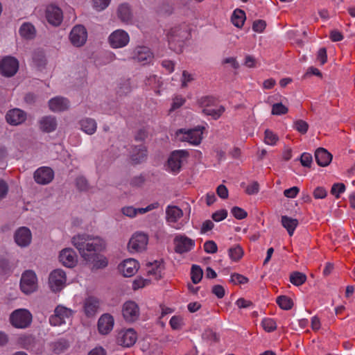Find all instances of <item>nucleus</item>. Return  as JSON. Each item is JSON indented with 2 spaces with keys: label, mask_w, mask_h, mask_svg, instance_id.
<instances>
[{
  "label": "nucleus",
  "mask_w": 355,
  "mask_h": 355,
  "mask_svg": "<svg viewBox=\"0 0 355 355\" xmlns=\"http://www.w3.org/2000/svg\"><path fill=\"white\" fill-rule=\"evenodd\" d=\"M73 245L78 250L84 260H89L92 255L103 251L106 248L105 241L98 236L78 234L71 239Z\"/></svg>",
  "instance_id": "1"
},
{
  "label": "nucleus",
  "mask_w": 355,
  "mask_h": 355,
  "mask_svg": "<svg viewBox=\"0 0 355 355\" xmlns=\"http://www.w3.org/2000/svg\"><path fill=\"white\" fill-rule=\"evenodd\" d=\"M166 37L169 48L177 53H180L182 50L185 40L189 37V33L184 29L175 27L168 31Z\"/></svg>",
  "instance_id": "2"
},
{
  "label": "nucleus",
  "mask_w": 355,
  "mask_h": 355,
  "mask_svg": "<svg viewBox=\"0 0 355 355\" xmlns=\"http://www.w3.org/2000/svg\"><path fill=\"white\" fill-rule=\"evenodd\" d=\"M204 126H197L192 129H179L176 132L177 139L187 141L193 146L199 145L202 139Z\"/></svg>",
  "instance_id": "3"
},
{
  "label": "nucleus",
  "mask_w": 355,
  "mask_h": 355,
  "mask_svg": "<svg viewBox=\"0 0 355 355\" xmlns=\"http://www.w3.org/2000/svg\"><path fill=\"white\" fill-rule=\"evenodd\" d=\"M148 241V236L146 233L136 232L132 234L127 243V250L131 254L141 253L146 250Z\"/></svg>",
  "instance_id": "4"
},
{
  "label": "nucleus",
  "mask_w": 355,
  "mask_h": 355,
  "mask_svg": "<svg viewBox=\"0 0 355 355\" xmlns=\"http://www.w3.org/2000/svg\"><path fill=\"white\" fill-rule=\"evenodd\" d=\"M33 320L31 313L26 309H17L13 311L10 316V323L15 328L26 329L29 327Z\"/></svg>",
  "instance_id": "5"
},
{
  "label": "nucleus",
  "mask_w": 355,
  "mask_h": 355,
  "mask_svg": "<svg viewBox=\"0 0 355 355\" xmlns=\"http://www.w3.org/2000/svg\"><path fill=\"white\" fill-rule=\"evenodd\" d=\"M19 288L25 295H31L37 291L38 279L33 270H26L22 272L19 282Z\"/></svg>",
  "instance_id": "6"
},
{
  "label": "nucleus",
  "mask_w": 355,
  "mask_h": 355,
  "mask_svg": "<svg viewBox=\"0 0 355 355\" xmlns=\"http://www.w3.org/2000/svg\"><path fill=\"white\" fill-rule=\"evenodd\" d=\"M188 156V152L185 150H174L168 159L166 170L175 174L179 173L182 166L187 162Z\"/></svg>",
  "instance_id": "7"
},
{
  "label": "nucleus",
  "mask_w": 355,
  "mask_h": 355,
  "mask_svg": "<svg viewBox=\"0 0 355 355\" xmlns=\"http://www.w3.org/2000/svg\"><path fill=\"white\" fill-rule=\"evenodd\" d=\"M73 311L64 306L58 305L54 310L53 314L49 317V323L52 326L59 327L70 320Z\"/></svg>",
  "instance_id": "8"
},
{
  "label": "nucleus",
  "mask_w": 355,
  "mask_h": 355,
  "mask_svg": "<svg viewBox=\"0 0 355 355\" xmlns=\"http://www.w3.org/2000/svg\"><path fill=\"white\" fill-rule=\"evenodd\" d=\"M67 274L62 269H55L49 276V286L54 293L62 290L67 285Z\"/></svg>",
  "instance_id": "9"
},
{
  "label": "nucleus",
  "mask_w": 355,
  "mask_h": 355,
  "mask_svg": "<svg viewBox=\"0 0 355 355\" xmlns=\"http://www.w3.org/2000/svg\"><path fill=\"white\" fill-rule=\"evenodd\" d=\"M108 42L113 49L123 48L130 42V35L126 31L117 29L110 35Z\"/></svg>",
  "instance_id": "10"
},
{
  "label": "nucleus",
  "mask_w": 355,
  "mask_h": 355,
  "mask_svg": "<svg viewBox=\"0 0 355 355\" xmlns=\"http://www.w3.org/2000/svg\"><path fill=\"white\" fill-rule=\"evenodd\" d=\"M19 62L12 56L4 57L0 61V72L6 77H11L14 76L18 71Z\"/></svg>",
  "instance_id": "11"
},
{
  "label": "nucleus",
  "mask_w": 355,
  "mask_h": 355,
  "mask_svg": "<svg viewBox=\"0 0 355 355\" xmlns=\"http://www.w3.org/2000/svg\"><path fill=\"white\" fill-rule=\"evenodd\" d=\"M122 315L126 322H135L140 315L139 307L136 302L130 300L127 301L122 306Z\"/></svg>",
  "instance_id": "12"
},
{
  "label": "nucleus",
  "mask_w": 355,
  "mask_h": 355,
  "mask_svg": "<svg viewBox=\"0 0 355 355\" xmlns=\"http://www.w3.org/2000/svg\"><path fill=\"white\" fill-rule=\"evenodd\" d=\"M139 267L140 265L137 260L133 258H128L119 263L118 269L123 276L130 277L137 273Z\"/></svg>",
  "instance_id": "13"
},
{
  "label": "nucleus",
  "mask_w": 355,
  "mask_h": 355,
  "mask_svg": "<svg viewBox=\"0 0 355 355\" xmlns=\"http://www.w3.org/2000/svg\"><path fill=\"white\" fill-rule=\"evenodd\" d=\"M135 62L143 65L150 63L153 59V53L146 46H137L132 51L130 57Z\"/></svg>",
  "instance_id": "14"
},
{
  "label": "nucleus",
  "mask_w": 355,
  "mask_h": 355,
  "mask_svg": "<svg viewBox=\"0 0 355 355\" xmlns=\"http://www.w3.org/2000/svg\"><path fill=\"white\" fill-rule=\"evenodd\" d=\"M45 17L50 24L54 26H58L62 21L63 13L58 6L51 4L46 8Z\"/></svg>",
  "instance_id": "15"
},
{
  "label": "nucleus",
  "mask_w": 355,
  "mask_h": 355,
  "mask_svg": "<svg viewBox=\"0 0 355 355\" xmlns=\"http://www.w3.org/2000/svg\"><path fill=\"white\" fill-rule=\"evenodd\" d=\"M137 340L136 331L132 329L121 330L117 335V343L123 347H130L132 346Z\"/></svg>",
  "instance_id": "16"
},
{
  "label": "nucleus",
  "mask_w": 355,
  "mask_h": 355,
  "mask_svg": "<svg viewBox=\"0 0 355 355\" xmlns=\"http://www.w3.org/2000/svg\"><path fill=\"white\" fill-rule=\"evenodd\" d=\"M87 39V32L83 26L77 25L70 32L69 40L75 46H82L86 42Z\"/></svg>",
  "instance_id": "17"
},
{
  "label": "nucleus",
  "mask_w": 355,
  "mask_h": 355,
  "mask_svg": "<svg viewBox=\"0 0 355 355\" xmlns=\"http://www.w3.org/2000/svg\"><path fill=\"white\" fill-rule=\"evenodd\" d=\"M59 261L67 268H73L78 263V255L71 248L62 249L58 256Z\"/></svg>",
  "instance_id": "18"
},
{
  "label": "nucleus",
  "mask_w": 355,
  "mask_h": 355,
  "mask_svg": "<svg viewBox=\"0 0 355 355\" xmlns=\"http://www.w3.org/2000/svg\"><path fill=\"white\" fill-rule=\"evenodd\" d=\"M175 250L177 253L183 254L191 250L195 241L185 235H177L174 239Z\"/></svg>",
  "instance_id": "19"
},
{
  "label": "nucleus",
  "mask_w": 355,
  "mask_h": 355,
  "mask_svg": "<svg viewBox=\"0 0 355 355\" xmlns=\"http://www.w3.org/2000/svg\"><path fill=\"white\" fill-rule=\"evenodd\" d=\"M14 241L20 248L28 247L32 241V233L29 228L21 227L14 233Z\"/></svg>",
  "instance_id": "20"
},
{
  "label": "nucleus",
  "mask_w": 355,
  "mask_h": 355,
  "mask_svg": "<svg viewBox=\"0 0 355 355\" xmlns=\"http://www.w3.org/2000/svg\"><path fill=\"white\" fill-rule=\"evenodd\" d=\"M114 325V317L110 313H103L98 320V331L101 335H107L112 331Z\"/></svg>",
  "instance_id": "21"
},
{
  "label": "nucleus",
  "mask_w": 355,
  "mask_h": 355,
  "mask_svg": "<svg viewBox=\"0 0 355 355\" xmlns=\"http://www.w3.org/2000/svg\"><path fill=\"white\" fill-rule=\"evenodd\" d=\"M166 221L171 224L172 227L176 230H180L183 225L182 223H178L175 225L182 215L183 212L181 209L177 206L168 205L166 209Z\"/></svg>",
  "instance_id": "22"
},
{
  "label": "nucleus",
  "mask_w": 355,
  "mask_h": 355,
  "mask_svg": "<svg viewBox=\"0 0 355 355\" xmlns=\"http://www.w3.org/2000/svg\"><path fill=\"white\" fill-rule=\"evenodd\" d=\"M54 177L53 171L47 166L37 168L34 173V179L37 184H47L50 183Z\"/></svg>",
  "instance_id": "23"
},
{
  "label": "nucleus",
  "mask_w": 355,
  "mask_h": 355,
  "mask_svg": "<svg viewBox=\"0 0 355 355\" xmlns=\"http://www.w3.org/2000/svg\"><path fill=\"white\" fill-rule=\"evenodd\" d=\"M159 207L157 202H153L144 208H135L132 206H128L122 208V213L130 218H134L139 214H144L145 213L157 209Z\"/></svg>",
  "instance_id": "24"
},
{
  "label": "nucleus",
  "mask_w": 355,
  "mask_h": 355,
  "mask_svg": "<svg viewBox=\"0 0 355 355\" xmlns=\"http://www.w3.org/2000/svg\"><path fill=\"white\" fill-rule=\"evenodd\" d=\"M164 266L160 261H155L149 262L146 266V272L148 276V279L152 280H157L162 276Z\"/></svg>",
  "instance_id": "25"
},
{
  "label": "nucleus",
  "mask_w": 355,
  "mask_h": 355,
  "mask_svg": "<svg viewBox=\"0 0 355 355\" xmlns=\"http://www.w3.org/2000/svg\"><path fill=\"white\" fill-rule=\"evenodd\" d=\"M70 106L69 101L61 96H55L49 101V107L53 112H61L66 111Z\"/></svg>",
  "instance_id": "26"
},
{
  "label": "nucleus",
  "mask_w": 355,
  "mask_h": 355,
  "mask_svg": "<svg viewBox=\"0 0 355 355\" xmlns=\"http://www.w3.org/2000/svg\"><path fill=\"white\" fill-rule=\"evenodd\" d=\"M6 118L9 124L17 125L25 121L26 114L20 109L15 108L8 112Z\"/></svg>",
  "instance_id": "27"
},
{
  "label": "nucleus",
  "mask_w": 355,
  "mask_h": 355,
  "mask_svg": "<svg viewBox=\"0 0 355 355\" xmlns=\"http://www.w3.org/2000/svg\"><path fill=\"white\" fill-rule=\"evenodd\" d=\"M99 309V300L95 297H88L84 302V311L87 316L92 317Z\"/></svg>",
  "instance_id": "28"
},
{
  "label": "nucleus",
  "mask_w": 355,
  "mask_h": 355,
  "mask_svg": "<svg viewBox=\"0 0 355 355\" xmlns=\"http://www.w3.org/2000/svg\"><path fill=\"white\" fill-rule=\"evenodd\" d=\"M36 29L30 22H24L19 28V34L21 38L26 40H33L36 36Z\"/></svg>",
  "instance_id": "29"
},
{
  "label": "nucleus",
  "mask_w": 355,
  "mask_h": 355,
  "mask_svg": "<svg viewBox=\"0 0 355 355\" xmlns=\"http://www.w3.org/2000/svg\"><path fill=\"white\" fill-rule=\"evenodd\" d=\"M315 158L319 166H327L330 164L332 155L326 149L319 148L315 150Z\"/></svg>",
  "instance_id": "30"
},
{
  "label": "nucleus",
  "mask_w": 355,
  "mask_h": 355,
  "mask_svg": "<svg viewBox=\"0 0 355 355\" xmlns=\"http://www.w3.org/2000/svg\"><path fill=\"white\" fill-rule=\"evenodd\" d=\"M57 121L55 116H46L40 121V129L46 132H51L57 128Z\"/></svg>",
  "instance_id": "31"
},
{
  "label": "nucleus",
  "mask_w": 355,
  "mask_h": 355,
  "mask_svg": "<svg viewBox=\"0 0 355 355\" xmlns=\"http://www.w3.org/2000/svg\"><path fill=\"white\" fill-rule=\"evenodd\" d=\"M80 130L87 135H92L96 131L97 123L96 121L90 118H85L80 121Z\"/></svg>",
  "instance_id": "32"
},
{
  "label": "nucleus",
  "mask_w": 355,
  "mask_h": 355,
  "mask_svg": "<svg viewBox=\"0 0 355 355\" xmlns=\"http://www.w3.org/2000/svg\"><path fill=\"white\" fill-rule=\"evenodd\" d=\"M92 258L89 260H85L86 262L92 264L93 268L95 269H103L108 265V260L100 252L93 254Z\"/></svg>",
  "instance_id": "33"
},
{
  "label": "nucleus",
  "mask_w": 355,
  "mask_h": 355,
  "mask_svg": "<svg viewBox=\"0 0 355 355\" xmlns=\"http://www.w3.org/2000/svg\"><path fill=\"white\" fill-rule=\"evenodd\" d=\"M147 156L146 148L143 144L135 146L130 153V157L136 164L143 162Z\"/></svg>",
  "instance_id": "34"
},
{
  "label": "nucleus",
  "mask_w": 355,
  "mask_h": 355,
  "mask_svg": "<svg viewBox=\"0 0 355 355\" xmlns=\"http://www.w3.org/2000/svg\"><path fill=\"white\" fill-rule=\"evenodd\" d=\"M282 225L286 229L288 234L292 236L295 230L297 227L299 223L295 218L288 217L287 216H282L281 219Z\"/></svg>",
  "instance_id": "35"
},
{
  "label": "nucleus",
  "mask_w": 355,
  "mask_h": 355,
  "mask_svg": "<svg viewBox=\"0 0 355 355\" xmlns=\"http://www.w3.org/2000/svg\"><path fill=\"white\" fill-rule=\"evenodd\" d=\"M117 14L119 18L125 23H129L132 19L130 8L128 4H121L119 6Z\"/></svg>",
  "instance_id": "36"
},
{
  "label": "nucleus",
  "mask_w": 355,
  "mask_h": 355,
  "mask_svg": "<svg viewBox=\"0 0 355 355\" xmlns=\"http://www.w3.org/2000/svg\"><path fill=\"white\" fill-rule=\"evenodd\" d=\"M231 21L234 26L238 28H242L244 25V11L240 8L234 10Z\"/></svg>",
  "instance_id": "37"
},
{
  "label": "nucleus",
  "mask_w": 355,
  "mask_h": 355,
  "mask_svg": "<svg viewBox=\"0 0 355 355\" xmlns=\"http://www.w3.org/2000/svg\"><path fill=\"white\" fill-rule=\"evenodd\" d=\"M225 108L223 106L205 107L202 112L207 116H210L214 119H218L224 112Z\"/></svg>",
  "instance_id": "38"
},
{
  "label": "nucleus",
  "mask_w": 355,
  "mask_h": 355,
  "mask_svg": "<svg viewBox=\"0 0 355 355\" xmlns=\"http://www.w3.org/2000/svg\"><path fill=\"white\" fill-rule=\"evenodd\" d=\"M68 347L69 342L64 338L59 339L51 345L53 351L57 354L63 352Z\"/></svg>",
  "instance_id": "39"
},
{
  "label": "nucleus",
  "mask_w": 355,
  "mask_h": 355,
  "mask_svg": "<svg viewBox=\"0 0 355 355\" xmlns=\"http://www.w3.org/2000/svg\"><path fill=\"white\" fill-rule=\"evenodd\" d=\"M306 280L305 274L300 272H294L290 275V282L295 286L302 285Z\"/></svg>",
  "instance_id": "40"
},
{
  "label": "nucleus",
  "mask_w": 355,
  "mask_h": 355,
  "mask_svg": "<svg viewBox=\"0 0 355 355\" xmlns=\"http://www.w3.org/2000/svg\"><path fill=\"white\" fill-rule=\"evenodd\" d=\"M32 59L36 66L40 67L45 64L44 52L42 49H37L33 51Z\"/></svg>",
  "instance_id": "41"
},
{
  "label": "nucleus",
  "mask_w": 355,
  "mask_h": 355,
  "mask_svg": "<svg viewBox=\"0 0 355 355\" xmlns=\"http://www.w3.org/2000/svg\"><path fill=\"white\" fill-rule=\"evenodd\" d=\"M277 303L281 309L284 310H289L293 306L292 300L285 295L279 296L277 298Z\"/></svg>",
  "instance_id": "42"
},
{
  "label": "nucleus",
  "mask_w": 355,
  "mask_h": 355,
  "mask_svg": "<svg viewBox=\"0 0 355 355\" xmlns=\"http://www.w3.org/2000/svg\"><path fill=\"white\" fill-rule=\"evenodd\" d=\"M279 141L278 136L272 131L267 129L264 132V143L267 145L275 146Z\"/></svg>",
  "instance_id": "43"
},
{
  "label": "nucleus",
  "mask_w": 355,
  "mask_h": 355,
  "mask_svg": "<svg viewBox=\"0 0 355 355\" xmlns=\"http://www.w3.org/2000/svg\"><path fill=\"white\" fill-rule=\"evenodd\" d=\"M202 270L200 266L193 265L191 267V275L193 284H198L202 279Z\"/></svg>",
  "instance_id": "44"
},
{
  "label": "nucleus",
  "mask_w": 355,
  "mask_h": 355,
  "mask_svg": "<svg viewBox=\"0 0 355 355\" xmlns=\"http://www.w3.org/2000/svg\"><path fill=\"white\" fill-rule=\"evenodd\" d=\"M243 251L239 245H236L229 250V256L232 261H238L243 256Z\"/></svg>",
  "instance_id": "45"
},
{
  "label": "nucleus",
  "mask_w": 355,
  "mask_h": 355,
  "mask_svg": "<svg viewBox=\"0 0 355 355\" xmlns=\"http://www.w3.org/2000/svg\"><path fill=\"white\" fill-rule=\"evenodd\" d=\"M181 82V87H187L189 84L194 80V74L189 73L187 71H183L182 75L180 76Z\"/></svg>",
  "instance_id": "46"
},
{
  "label": "nucleus",
  "mask_w": 355,
  "mask_h": 355,
  "mask_svg": "<svg viewBox=\"0 0 355 355\" xmlns=\"http://www.w3.org/2000/svg\"><path fill=\"white\" fill-rule=\"evenodd\" d=\"M169 324L173 330H179L184 324V318L180 315H174L171 318Z\"/></svg>",
  "instance_id": "47"
},
{
  "label": "nucleus",
  "mask_w": 355,
  "mask_h": 355,
  "mask_svg": "<svg viewBox=\"0 0 355 355\" xmlns=\"http://www.w3.org/2000/svg\"><path fill=\"white\" fill-rule=\"evenodd\" d=\"M288 111V109L286 106L282 103H277L273 104L271 112L273 115H282L286 114Z\"/></svg>",
  "instance_id": "48"
},
{
  "label": "nucleus",
  "mask_w": 355,
  "mask_h": 355,
  "mask_svg": "<svg viewBox=\"0 0 355 355\" xmlns=\"http://www.w3.org/2000/svg\"><path fill=\"white\" fill-rule=\"evenodd\" d=\"M262 326L268 332L273 331L277 329L276 322L272 318L263 319L262 321Z\"/></svg>",
  "instance_id": "49"
},
{
  "label": "nucleus",
  "mask_w": 355,
  "mask_h": 355,
  "mask_svg": "<svg viewBox=\"0 0 355 355\" xmlns=\"http://www.w3.org/2000/svg\"><path fill=\"white\" fill-rule=\"evenodd\" d=\"M266 27V23L264 20L257 19L253 21L252 28L253 31L257 33H261L263 32Z\"/></svg>",
  "instance_id": "50"
},
{
  "label": "nucleus",
  "mask_w": 355,
  "mask_h": 355,
  "mask_svg": "<svg viewBox=\"0 0 355 355\" xmlns=\"http://www.w3.org/2000/svg\"><path fill=\"white\" fill-rule=\"evenodd\" d=\"M111 0H92L93 8L97 11L105 9L110 4Z\"/></svg>",
  "instance_id": "51"
},
{
  "label": "nucleus",
  "mask_w": 355,
  "mask_h": 355,
  "mask_svg": "<svg viewBox=\"0 0 355 355\" xmlns=\"http://www.w3.org/2000/svg\"><path fill=\"white\" fill-rule=\"evenodd\" d=\"M345 191V186L343 183H336L333 184L331 193L336 198H339L340 194L343 193Z\"/></svg>",
  "instance_id": "52"
},
{
  "label": "nucleus",
  "mask_w": 355,
  "mask_h": 355,
  "mask_svg": "<svg viewBox=\"0 0 355 355\" xmlns=\"http://www.w3.org/2000/svg\"><path fill=\"white\" fill-rule=\"evenodd\" d=\"M186 100L185 98L180 95H177L173 98V103L171 105V107L170 109V111L172 112L179 107H180L182 105H183L185 103Z\"/></svg>",
  "instance_id": "53"
},
{
  "label": "nucleus",
  "mask_w": 355,
  "mask_h": 355,
  "mask_svg": "<svg viewBox=\"0 0 355 355\" xmlns=\"http://www.w3.org/2000/svg\"><path fill=\"white\" fill-rule=\"evenodd\" d=\"M150 279H144L143 277H137L135 279L132 283V288L134 290H137L139 288H141L146 286H147L150 283Z\"/></svg>",
  "instance_id": "54"
},
{
  "label": "nucleus",
  "mask_w": 355,
  "mask_h": 355,
  "mask_svg": "<svg viewBox=\"0 0 355 355\" xmlns=\"http://www.w3.org/2000/svg\"><path fill=\"white\" fill-rule=\"evenodd\" d=\"M259 191V184L256 181H252L245 187V193L249 195L257 194Z\"/></svg>",
  "instance_id": "55"
},
{
  "label": "nucleus",
  "mask_w": 355,
  "mask_h": 355,
  "mask_svg": "<svg viewBox=\"0 0 355 355\" xmlns=\"http://www.w3.org/2000/svg\"><path fill=\"white\" fill-rule=\"evenodd\" d=\"M295 128L302 134H305L309 128L308 123L303 120H297L294 123Z\"/></svg>",
  "instance_id": "56"
},
{
  "label": "nucleus",
  "mask_w": 355,
  "mask_h": 355,
  "mask_svg": "<svg viewBox=\"0 0 355 355\" xmlns=\"http://www.w3.org/2000/svg\"><path fill=\"white\" fill-rule=\"evenodd\" d=\"M223 64L226 65L227 67L232 68L236 70L239 67V64L236 60L233 57L225 58L223 60Z\"/></svg>",
  "instance_id": "57"
},
{
  "label": "nucleus",
  "mask_w": 355,
  "mask_h": 355,
  "mask_svg": "<svg viewBox=\"0 0 355 355\" xmlns=\"http://www.w3.org/2000/svg\"><path fill=\"white\" fill-rule=\"evenodd\" d=\"M214 102V100L212 97L204 96V97H202L198 101V104L202 110L205 107H211L212 106Z\"/></svg>",
  "instance_id": "58"
},
{
  "label": "nucleus",
  "mask_w": 355,
  "mask_h": 355,
  "mask_svg": "<svg viewBox=\"0 0 355 355\" xmlns=\"http://www.w3.org/2000/svg\"><path fill=\"white\" fill-rule=\"evenodd\" d=\"M312 160H313V158H312L311 155L308 153H302L300 157V162H301L302 165L305 167L311 166Z\"/></svg>",
  "instance_id": "59"
},
{
  "label": "nucleus",
  "mask_w": 355,
  "mask_h": 355,
  "mask_svg": "<svg viewBox=\"0 0 355 355\" xmlns=\"http://www.w3.org/2000/svg\"><path fill=\"white\" fill-rule=\"evenodd\" d=\"M217 245L213 241H206L204 244V250L207 253H215L217 251Z\"/></svg>",
  "instance_id": "60"
},
{
  "label": "nucleus",
  "mask_w": 355,
  "mask_h": 355,
  "mask_svg": "<svg viewBox=\"0 0 355 355\" xmlns=\"http://www.w3.org/2000/svg\"><path fill=\"white\" fill-rule=\"evenodd\" d=\"M227 216V211L226 209H220L212 214V218L216 222H220L224 220Z\"/></svg>",
  "instance_id": "61"
},
{
  "label": "nucleus",
  "mask_w": 355,
  "mask_h": 355,
  "mask_svg": "<svg viewBox=\"0 0 355 355\" xmlns=\"http://www.w3.org/2000/svg\"><path fill=\"white\" fill-rule=\"evenodd\" d=\"M300 189L297 187H293L291 188L284 190V194L287 198H293L297 195Z\"/></svg>",
  "instance_id": "62"
},
{
  "label": "nucleus",
  "mask_w": 355,
  "mask_h": 355,
  "mask_svg": "<svg viewBox=\"0 0 355 355\" xmlns=\"http://www.w3.org/2000/svg\"><path fill=\"white\" fill-rule=\"evenodd\" d=\"M218 196L222 199H226L228 197V190L223 184H220L216 189Z\"/></svg>",
  "instance_id": "63"
},
{
  "label": "nucleus",
  "mask_w": 355,
  "mask_h": 355,
  "mask_svg": "<svg viewBox=\"0 0 355 355\" xmlns=\"http://www.w3.org/2000/svg\"><path fill=\"white\" fill-rule=\"evenodd\" d=\"M214 223L211 221L210 220H205L202 223L201 228H200V233L204 234H206L207 232L212 230L214 227Z\"/></svg>",
  "instance_id": "64"
}]
</instances>
